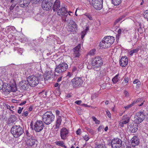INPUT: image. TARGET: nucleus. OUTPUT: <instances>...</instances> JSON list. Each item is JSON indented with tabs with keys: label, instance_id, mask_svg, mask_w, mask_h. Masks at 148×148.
I'll return each instance as SVG.
<instances>
[{
	"label": "nucleus",
	"instance_id": "9",
	"mask_svg": "<svg viewBox=\"0 0 148 148\" xmlns=\"http://www.w3.org/2000/svg\"><path fill=\"white\" fill-rule=\"evenodd\" d=\"M4 89L6 92H15L17 90V88L15 84L10 86L8 84L5 83L3 85Z\"/></svg>",
	"mask_w": 148,
	"mask_h": 148
},
{
	"label": "nucleus",
	"instance_id": "60",
	"mask_svg": "<svg viewBox=\"0 0 148 148\" xmlns=\"http://www.w3.org/2000/svg\"><path fill=\"white\" fill-rule=\"evenodd\" d=\"M106 114L108 117L110 118L111 117V114L109 111L108 110L106 111Z\"/></svg>",
	"mask_w": 148,
	"mask_h": 148
},
{
	"label": "nucleus",
	"instance_id": "25",
	"mask_svg": "<svg viewBox=\"0 0 148 148\" xmlns=\"http://www.w3.org/2000/svg\"><path fill=\"white\" fill-rule=\"evenodd\" d=\"M37 141L36 139H33L32 140L30 141H25V144L26 146L28 147H32L36 144Z\"/></svg>",
	"mask_w": 148,
	"mask_h": 148
},
{
	"label": "nucleus",
	"instance_id": "8",
	"mask_svg": "<svg viewBox=\"0 0 148 148\" xmlns=\"http://www.w3.org/2000/svg\"><path fill=\"white\" fill-rule=\"evenodd\" d=\"M44 127L43 122L41 121H36L34 125V130L37 132L41 131Z\"/></svg>",
	"mask_w": 148,
	"mask_h": 148
},
{
	"label": "nucleus",
	"instance_id": "21",
	"mask_svg": "<svg viewBox=\"0 0 148 148\" xmlns=\"http://www.w3.org/2000/svg\"><path fill=\"white\" fill-rule=\"evenodd\" d=\"M53 77V74L51 71L46 72L44 75V77L45 80H48L52 78Z\"/></svg>",
	"mask_w": 148,
	"mask_h": 148
},
{
	"label": "nucleus",
	"instance_id": "34",
	"mask_svg": "<svg viewBox=\"0 0 148 148\" xmlns=\"http://www.w3.org/2000/svg\"><path fill=\"white\" fill-rule=\"evenodd\" d=\"M89 28L88 27H86V29L84 30L81 33V38L82 39L84 37L85 35L86 34L87 31L89 30Z\"/></svg>",
	"mask_w": 148,
	"mask_h": 148
},
{
	"label": "nucleus",
	"instance_id": "58",
	"mask_svg": "<svg viewBox=\"0 0 148 148\" xmlns=\"http://www.w3.org/2000/svg\"><path fill=\"white\" fill-rule=\"evenodd\" d=\"M28 112L27 111H25L23 113L22 116H27Z\"/></svg>",
	"mask_w": 148,
	"mask_h": 148
},
{
	"label": "nucleus",
	"instance_id": "59",
	"mask_svg": "<svg viewBox=\"0 0 148 148\" xmlns=\"http://www.w3.org/2000/svg\"><path fill=\"white\" fill-rule=\"evenodd\" d=\"M23 108L19 107V109L18 110V113L19 114H21Z\"/></svg>",
	"mask_w": 148,
	"mask_h": 148
},
{
	"label": "nucleus",
	"instance_id": "42",
	"mask_svg": "<svg viewBox=\"0 0 148 148\" xmlns=\"http://www.w3.org/2000/svg\"><path fill=\"white\" fill-rule=\"evenodd\" d=\"M92 119L93 121L95 122V123L97 124H99L100 123V121L99 120H97L95 117L92 116Z\"/></svg>",
	"mask_w": 148,
	"mask_h": 148
},
{
	"label": "nucleus",
	"instance_id": "50",
	"mask_svg": "<svg viewBox=\"0 0 148 148\" xmlns=\"http://www.w3.org/2000/svg\"><path fill=\"white\" fill-rule=\"evenodd\" d=\"M19 0H11L10 2L11 3H16V4L19 2Z\"/></svg>",
	"mask_w": 148,
	"mask_h": 148
},
{
	"label": "nucleus",
	"instance_id": "22",
	"mask_svg": "<svg viewBox=\"0 0 148 148\" xmlns=\"http://www.w3.org/2000/svg\"><path fill=\"white\" fill-rule=\"evenodd\" d=\"M103 38L105 41L108 43L110 46L113 43L114 40V37L110 36L105 37Z\"/></svg>",
	"mask_w": 148,
	"mask_h": 148
},
{
	"label": "nucleus",
	"instance_id": "51",
	"mask_svg": "<svg viewBox=\"0 0 148 148\" xmlns=\"http://www.w3.org/2000/svg\"><path fill=\"white\" fill-rule=\"evenodd\" d=\"M83 138L86 141H87L90 138L88 136L86 135L83 137Z\"/></svg>",
	"mask_w": 148,
	"mask_h": 148
},
{
	"label": "nucleus",
	"instance_id": "23",
	"mask_svg": "<svg viewBox=\"0 0 148 148\" xmlns=\"http://www.w3.org/2000/svg\"><path fill=\"white\" fill-rule=\"evenodd\" d=\"M60 7V1L58 0H56L52 7L54 11H58Z\"/></svg>",
	"mask_w": 148,
	"mask_h": 148
},
{
	"label": "nucleus",
	"instance_id": "44",
	"mask_svg": "<svg viewBox=\"0 0 148 148\" xmlns=\"http://www.w3.org/2000/svg\"><path fill=\"white\" fill-rule=\"evenodd\" d=\"M95 148H106V146L105 145L100 144L97 145Z\"/></svg>",
	"mask_w": 148,
	"mask_h": 148
},
{
	"label": "nucleus",
	"instance_id": "14",
	"mask_svg": "<svg viewBox=\"0 0 148 148\" xmlns=\"http://www.w3.org/2000/svg\"><path fill=\"white\" fill-rule=\"evenodd\" d=\"M81 47L80 44H78L73 49V55L75 58H78L80 55Z\"/></svg>",
	"mask_w": 148,
	"mask_h": 148
},
{
	"label": "nucleus",
	"instance_id": "24",
	"mask_svg": "<svg viewBox=\"0 0 148 148\" xmlns=\"http://www.w3.org/2000/svg\"><path fill=\"white\" fill-rule=\"evenodd\" d=\"M99 46L101 48L104 49L108 48L110 46L108 43L105 41L103 38L100 42Z\"/></svg>",
	"mask_w": 148,
	"mask_h": 148
},
{
	"label": "nucleus",
	"instance_id": "47",
	"mask_svg": "<svg viewBox=\"0 0 148 148\" xmlns=\"http://www.w3.org/2000/svg\"><path fill=\"white\" fill-rule=\"evenodd\" d=\"M12 4L10 6V9L11 11L13 10L16 6V3H12Z\"/></svg>",
	"mask_w": 148,
	"mask_h": 148
},
{
	"label": "nucleus",
	"instance_id": "57",
	"mask_svg": "<svg viewBox=\"0 0 148 148\" xmlns=\"http://www.w3.org/2000/svg\"><path fill=\"white\" fill-rule=\"evenodd\" d=\"M27 140L25 141H30V140H32L33 139H35L33 137V136L31 137H30L27 138H26Z\"/></svg>",
	"mask_w": 148,
	"mask_h": 148
},
{
	"label": "nucleus",
	"instance_id": "38",
	"mask_svg": "<svg viewBox=\"0 0 148 148\" xmlns=\"http://www.w3.org/2000/svg\"><path fill=\"white\" fill-rule=\"evenodd\" d=\"M85 129L91 134L92 135L94 133L93 130L88 127H86Z\"/></svg>",
	"mask_w": 148,
	"mask_h": 148
},
{
	"label": "nucleus",
	"instance_id": "1",
	"mask_svg": "<svg viewBox=\"0 0 148 148\" xmlns=\"http://www.w3.org/2000/svg\"><path fill=\"white\" fill-rule=\"evenodd\" d=\"M42 75L38 73L34 75H30L28 77L27 79L29 85L34 87L39 84V81L42 79Z\"/></svg>",
	"mask_w": 148,
	"mask_h": 148
},
{
	"label": "nucleus",
	"instance_id": "63",
	"mask_svg": "<svg viewBox=\"0 0 148 148\" xmlns=\"http://www.w3.org/2000/svg\"><path fill=\"white\" fill-rule=\"evenodd\" d=\"M82 103L81 100L76 101H75V103L78 105H80Z\"/></svg>",
	"mask_w": 148,
	"mask_h": 148
},
{
	"label": "nucleus",
	"instance_id": "36",
	"mask_svg": "<svg viewBox=\"0 0 148 148\" xmlns=\"http://www.w3.org/2000/svg\"><path fill=\"white\" fill-rule=\"evenodd\" d=\"M143 16L145 18L148 20V10L144 11L143 13Z\"/></svg>",
	"mask_w": 148,
	"mask_h": 148
},
{
	"label": "nucleus",
	"instance_id": "26",
	"mask_svg": "<svg viewBox=\"0 0 148 148\" xmlns=\"http://www.w3.org/2000/svg\"><path fill=\"white\" fill-rule=\"evenodd\" d=\"M33 71L32 68L29 64L27 65L25 70V74H30Z\"/></svg>",
	"mask_w": 148,
	"mask_h": 148
},
{
	"label": "nucleus",
	"instance_id": "18",
	"mask_svg": "<svg viewBox=\"0 0 148 148\" xmlns=\"http://www.w3.org/2000/svg\"><path fill=\"white\" fill-rule=\"evenodd\" d=\"M29 85L28 80H23L19 83V86L23 90H27Z\"/></svg>",
	"mask_w": 148,
	"mask_h": 148
},
{
	"label": "nucleus",
	"instance_id": "54",
	"mask_svg": "<svg viewBox=\"0 0 148 148\" xmlns=\"http://www.w3.org/2000/svg\"><path fill=\"white\" fill-rule=\"evenodd\" d=\"M136 84V88H139L141 84V83L140 82H138V83H137Z\"/></svg>",
	"mask_w": 148,
	"mask_h": 148
},
{
	"label": "nucleus",
	"instance_id": "43",
	"mask_svg": "<svg viewBox=\"0 0 148 148\" xmlns=\"http://www.w3.org/2000/svg\"><path fill=\"white\" fill-rule=\"evenodd\" d=\"M134 102L135 101H133L132 103L129 105H128L125 107V108L126 110H127L129 108L132 107L133 106L134 104Z\"/></svg>",
	"mask_w": 148,
	"mask_h": 148
},
{
	"label": "nucleus",
	"instance_id": "15",
	"mask_svg": "<svg viewBox=\"0 0 148 148\" xmlns=\"http://www.w3.org/2000/svg\"><path fill=\"white\" fill-rule=\"evenodd\" d=\"M77 28V26L75 22L73 20H70L69 23V30L72 32L76 31Z\"/></svg>",
	"mask_w": 148,
	"mask_h": 148
},
{
	"label": "nucleus",
	"instance_id": "19",
	"mask_svg": "<svg viewBox=\"0 0 148 148\" xmlns=\"http://www.w3.org/2000/svg\"><path fill=\"white\" fill-rule=\"evenodd\" d=\"M131 143L133 147L138 145L140 143L139 139L138 137L134 136L131 139Z\"/></svg>",
	"mask_w": 148,
	"mask_h": 148
},
{
	"label": "nucleus",
	"instance_id": "12",
	"mask_svg": "<svg viewBox=\"0 0 148 148\" xmlns=\"http://www.w3.org/2000/svg\"><path fill=\"white\" fill-rule=\"evenodd\" d=\"M136 122L138 123L142 122L145 118V113L143 112H137L136 114Z\"/></svg>",
	"mask_w": 148,
	"mask_h": 148
},
{
	"label": "nucleus",
	"instance_id": "27",
	"mask_svg": "<svg viewBox=\"0 0 148 148\" xmlns=\"http://www.w3.org/2000/svg\"><path fill=\"white\" fill-rule=\"evenodd\" d=\"M16 118L14 115H12L8 120V124L13 123L16 120Z\"/></svg>",
	"mask_w": 148,
	"mask_h": 148
},
{
	"label": "nucleus",
	"instance_id": "3",
	"mask_svg": "<svg viewBox=\"0 0 148 148\" xmlns=\"http://www.w3.org/2000/svg\"><path fill=\"white\" fill-rule=\"evenodd\" d=\"M55 116L51 112H47L43 114L42 120L47 125L51 124L54 120Z\"/></svg>",
	"mask_w": 148,
	"mask_h": 148
},
{
	"label": "nucleus",
	"instance_id": "52",
	"mask_svg": "<svg viewBox=\"0 0 148 148\" xmlns=\"http://www.w3.org/2000/svg\"><path fill=\"white\" fill-rule=\"evenodd\" d=\"M20 6L21 7L24 8L27 6V4H25V3L23 2V3L20 4Z\"/></svg>",
	"mask_w": 148,
	"mask_h": 148
},
{
	"label": "nucleus",
	"instance_id": "7",
	"mask_svg": "<svg viewBox=\"0 0 148 148\" xmlns=\"http://www.w3.org/2000/svg\"><path fill=\"white\" fill-rule=\"evenodd\" d=\"M52 2L51 0H44L42 3V8L45 10H49L52 6Z\"/></svg>",
	"mask_w": 148,
	"mask_h": 148
},
{
	"label": "nucleus",
	"instance_id": "5",
	"mask_svg": "<svg viewBox=\"0 0 148 148\" xmlns=\"http://www.w3.org/2000/svg\"><path fill=\"white\" fill-rule=\"evenodd\" d=\"M68 68V64L65 63H62L56 66L55 71L57 73H62L66 71Z\"/></svg>",
	"mask_w": 148,
	"mask_h": 148
},
{
	"label": "nucleus",
	"instance_id": "53",
	"mask_svg": "<svg viewBox=\"0 0 148 148\" xmlns=\"http://www.w3.org/2000/svg\"><path fill=\"white\" fill-rule=\"evenodd\" d=\"M83 67V64H79L78 67H77L79 71L82 69Z\"/></svg>",
	"mask_w": 148,
	"mask_h": 148
},
{
	"label": "nucleus",
	"instance_id": "29",
	"mask_svg": "<svg viewBox=\"0 0 148 148\" xmlns=\"http://www.w3.org/2000/svg\"><path fill=\"white\" fill-rule=\"evenodd\" d=\"M135 101L134 104H137L139 106H142L144 103V101H143L142 99H138L137 100L134 101Z\"/></svg>",
	"mask_w": 148,
	"mask_h": 148
},
{
	"label": "nucleus",
	"instance_id": "49",
	"mask_svg": "<svg viewBox=\"0 0 148 148\" xmlns=\"http://www.w3.org/2000/svg\"><path fill=\"white\" fill-rule=\"evenodd\" d=\"M125 16L123 15L120 17L118 19H117L116 20V21L117 22H118L122 20L123 21L124 19H123V18L125 17Z\"/></svg>",
	"mask_w": 148,
	"mask_h": 148
},
{
	"label": "nucleus",
	"instance_id": "28",
	"mask_svg": "<svg viewBox=\"0 0 148 148\" xmlns=\"http://www.w3.org/2000/svg\"><path fill=\"white\" fill-rule=\"evenodd\" d=\"M140 49V47H138L136 49H133L129 52V54L131 56H132L133 54L137 53Z\"/></svg>",
	"mask_w": 148,
	"mask_h": 148
},
{
	"label": "nucleus",
	"instance_id": "16",
	"mask_svg": "<svg viewBox=\"0 0 148 148\" xmlns=\"http://www.w3.org/2000/svg\"><path fill=\"white\" fill-rule=\"evenodd\" d=\"M69 130L65 127H63L60 130V136L62 139L65 140L68 136Z\"/></svg>",
	"mask_w": 148,
	"mask_h": 148
},
{
	"label": "nucleus",
	"instance_id": "20",
	"mask_svg": "<svg viewBox=\"0 0 148 148\" xmlns=\"http://www.w3.org/2000/svg\"><path fill=\"white\" fill-rule=\"evenodd\" d=\"M128 63L127 57L125 56L122 57L120 61V65L122 67H125L127 64Z\"/></svg>",
	"mask_w": 148,
	"mask_h": 148
},
{
	"label": "nucleus",
	"instance_id": "11",
	"mask_svg": "<svg viewBox=\"0 0 148 148\" xmlns=\"http://www.w3.org/2000/svg\"><path fill=\"white\" fill-rule=\"evenodd\" d=\"M121 140L118 138H116L112 140L111 145L112 148H120L122 145Z\"/></svg>",
	"mask_w": 148,
	"mask_h": 148
},
{
	"label": "nucleus",
	"instance_id": "41",
	"mask_svg": "<svg viewBox=\"0 0 148 148\" xmlns=\"http://www.w3.org/2000/svg\"><path fill=\"white\" fill-rule=\"evenodd\" d=\"M95 49H92L89 51V52L88 53V54L90 56L93 55L95 54Z\"/></svg>",
	"mask_w": 148,
	"mask_h": 148
},
{
	"label": "nucleus",
	"instance_id": "4",
	"mask_svg": "<svg viewBox=\"0 0 148 148\" xmlns=\"http://www.w3.org/2000/svg\"><path fill=\"white\" fill-rule=\"evenodd\" d=\"M91 61L92 65L95 67H100L103 64L102 59L99 56H97L92 58L91 59Z\"/></svg>",
	"mask_w": 148,
	"mask_h": 148
},
{
	"label": "nucleus",
	"instance_id": "64",
	"mask_svg": "<svg viewBox=\"0 0 148 148\" xmlns=\"http://www.w3.org/2000/svg\"><path fill=\"white\" fill-rule=\"evenodd\" d=\"M123 31V30L121 29H119L118 30V35L119 36L120 35L121 32Z\"/></svg>",
	"mask_w": 148,
	"mask_h": 148
},
{
	"label": "nucleus",
	"instance_id": "33",
	"mask_svg": "<svg viewBox=\"0 0 148 148\" xmlns=\"http://www.w3.org/2000/svg\"><path fill=\"white\" fill-rule=\"evenodd\" d=\"M129 127H130V130H131V132L132 133L135 132L138 130V128L137 126H135L134 127V126L132 127L130 125L129 126Z\"/></svg>",
	"mask_w": 148,
	"mask_h": 148
},
{
	"label": "nucleus",
	"instance_id": "39",
	"mask_svg": "<svg viewBox=\"0 0 148 148\" xmlns=\"http://www.w3.org/2000/svg\"><path fill=\"white\" fill-rule=\"evenodd\" d=\"M56 144L58 145L63 147L64 146V143L63 142L57 141L56 142Z\"/></svg>",
	"mask_w": 148,
	"mask_h": 148
},
{
	"label": "nucleus",
	"instance_id": "62",
	"mask_svg": "<svg viewBox=\"0 0 148 148\" xmlns=\"http://www.w3.org/2000/svg\"><path fill=\"white\" fill-rule=\"evenodd\" d=\"M73 74L72 73H71L70 72H68L67 75H66V77H71L73 75Z\"/></svg>",
	"mask_w": 148,
	"mask_h": 148
},
{
	"label": "nucleus",
	"instance_id": "32",
	"mask_svg": "<svg viewBox=\"0 0 148 148\" xmlns=\"http://www.w3.org/2000/svg\"><path fill=\"white\" fill-rule=\"evenodd\" d=\"M119 76V74H117L112 79V81L114 84H116L118 81L119 78L118 77Z\"/></svg>",
	"mask_w": 148,
	"mask_h": 148
},
{
	"label": "nucleus",
	"instance_id": "40",
	"mask_svg": "<svg viewBox=\"0 0 148 148\" xmlns=\"http://www.w3.org/2000/svg\"><path fill=\"white\" fill-rule=\"evenodd\" d=\"M5 84L4 83L3 84L2 81L0 79V90L2 89L3 90H4L3 85Z\"/></svg>",
	"mask_w": 148,
	"mask_h": 148
},
{
	"label": "nucleus",
	"instance_id": "56",
	"mask_svg": "<svg viewBox=\"0 0 148 148\" xmlns=\"http://www.w3.org/2000/svg\"><path fill=\"white\" fill-rule=\"evenodd\" d=\"M81 129H78L76 132V134L77 135H80L81 134L80 133Z\"/></svg>",
	"mask_w": 148,
	"mask_h": 148
},
{
	"label": "nucleus",
	"instance_id": "31",
	"mask_svg": "<svg viewBox=\"0 0 148 148\" xmlns=\"http://www.w3.org/2000/svg\"><path fill=\"white\" fill-rule=\"evenodd\" d=\"M79 71V70L76 66H74L73 67L72 71L73 74L76 75Z\"/></svg>",
	"mask_w": 148,
	"mask_h": 148
},
{
	"label": "nucleus",
	"instance_id": "45",
	"mask_svg": "<svg viewBox=\"0 0 148 148\" xmlns=\"http://www.w3.org/2000/svg\"><path fill=\"white\" fill-rule=\"evenodd\" d=\"M25 135L26 136V138H29L33 136L32 135L30 134V133H29L28 131L27 130H26L25 131Z\"/></svg>",
	"mask_w": 148,
	"mask_h": 148
},
{
	"label": "nucleus",
	"instance_id": "35",
	"mask_svg": "<svg viewBox=\"0 0 148 148\" xmlns=\"http://www.w3.org/2000/svg\"><path fill=\"white\" fill-rule=\"evenodd\" d=\"M112 1L114 5L117 6L120 4L121 0H112Z\"/></svg>",
	"mask_w": 148,
	"mask_h": 148
},
{
	"label": "nucleus",
	"instance_id": "46",
	"mask_svg": "<svg viewBox=\"0 0 148 148\" xmlns=\"http://www.w3.org/2000/svg\"><path fill=\"white\" fill-rule=\"evenodd\" d=\"M85 15L90 20H92V18L91 16L89 14H86Z\"/></svg>",
	"mask_w": 148,
	"mask_h": 148
},
{
	"label": "nucleus",
	"instance_id": "37",
	"mask_svg": "<svg viewBox=\"0 0 148 148\" xmlns=\"http://www.w3.org/2000/svg\"><path fill=\"white\" fill-rule=\"evenodd\" d=\"M14 50H17L18 53L20 55H21L23 52V49L21 48H18V47H15L14 48Z\"/></svg>",
	"mask_w": 148,
	"mask_h": 148
},
{
	"label": "nucleus",
	"instance_id": "17",
	"mask_svg": "<svg viewBox=\"0 0 148 148\" xmlns=\"http://www.w3.org/2000/svg\"><path fill=\"white\" fill-rule=\"evenodd\" d=\"M130 118L127 115H124L123 116L122 119L119 123V125L121 127L124 126V124L128 123L130 121Z\"/></svg>",
	"mask_w": 148,
	"mask_h": 148
},
{
	"label": "nucleus",
	"instance_id": "30",
	"mask_svg": "<svg viewBox=\"0 0 148 148\" xmlns=\"http://www.w3.org/2000/svg\"><path fill=\"white\" fill-rule=\"evenodd\" d=\"M62 122V119L61 117L58 116L57 118L56 121V128H58L61 124Z\"/></svg>",
	"mask_w": 148,
	"mask_h": 148
},
{
	"label": "nucleus",
	"instance_id": "55",
	"mask_svg": "<svg viewBox=\"0 0 148 148\" xmlns=\"http://www.w3.org/2000/svg\"><path fill=\"white\" fill-rule=\"evenodd\" d=\"M51 145L48 144H46L44 145L43 148H51Z\"/></svg>",
	"mask_w": 148,
	"mask_h": 148
},
{
	"label": "nucleus",
	"instance_id": "61",
	"mask_svg": "<svg viewBox=\"0 0 148 148\" xmlns=\"http://www.w3.org/2000/svg\"><path fill=\"white\" fill-rule=\"evenodd\" d=\"M14 10H15V12H17L19 11V7L18 6H17L14 9Z\"/></svg>",
	"mask_w": 148,
	"mask_h": 148
},
{
	"label": "nucleus",
	"instance_id": "6",
	"mask_svg": "<svg viewBox=\"0 0 148 148\" xmlns=\"http://www.w3.org/2000/svg\"><path fill=\"white\" fill-rule=\"evenodd\" d=\"M103 0H92L91 5L96 10H101L103 8Z\"/></svg>",
	"mask_w": 148,
	"mask_h": 148
},
{
	"label": "nucleus",
	"instance_id": "2",
	"mask_svg": "<svg viewBox=\"0 0 148 148\" xmlns=\"http://www.w3.org/2000/svg\"><path fill=\"white\" fill-rule=\"evenodd\" d=\"M11 132L14 138H17L24 133V131L23 129L20 125H15L12 127Z\"/></svg>",
	"mask_w": 148,
	"mask_h": 148
},
{
	"label": "nucleus",
	"instance_id": "48",
	"mask_svg": "<svg viewBox=\"0 0 148 148\" xmlns=\"http://www.w3.org/2000/svg\"><path fill=\"white\" fill-rule=\"evenodd\" d=\"M77 111L78 114L80 115L81 114V110L79 107H77Z\"/></svg>",
	"mask_w": 148,
	"mask_h": 148
},
{
	"label": "nucleus",
	"instance_id": "10",
	"mask_svg": "<svg viewBox=\"0 0 148 148\" xmlns=\"http://www.w3.org/2000/svg\"><path fill=\"white\" fill-rule=\"evenodd\" d=\"M82 77H76L72 80L73 86L74 87H78L81 86L83 83Z\"/></svg>",
	"mask_w": 148,
	"mask_h": 148
},
{
	"label": "nucleus",
	"instance_id": "13",
	"mask_svg": "<svg viewBox=\"0 0 148 148\" xmlns=\"http://www.w3.org/2000/svg\"><path fill=\"white\" fill-rule=\"evenodd\" d=\"M57 14L61 16H64L67 17L70 16L71 14L68 13L65 7H62L57 11Z\"/></svg>",
	"mask_w": 148,
	"mask_h": 148
}]
</instances>
